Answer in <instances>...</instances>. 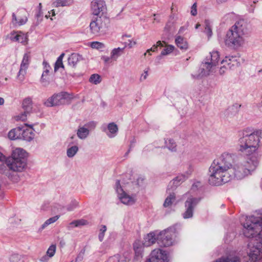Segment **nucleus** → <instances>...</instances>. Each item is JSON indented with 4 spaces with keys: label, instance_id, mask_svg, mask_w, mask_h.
I'll use <instances>...</instances> for the list:
<instances>
[{
    "label": "nucleus",
    "instance_id": "nucleus-29",
    "mask_svg": "<svg viewBox=\"0 0 262 262\" xmlns=\"http://www.w3.org/2000/svg\"><path fill=\"white\" fill-rule=\"evenodd\" d=\"M190 173L191 172H189L187 173V175L181 174L177 176L176 178L173 179V184L176 187L179 185L182 182H184L186 179L188 178L189 175H190Z\"/></svg>",
    "mask_w": 262,
    "mask_h": 262
},
{
    "label": "nucleus",
    "instance_id": "nucleus-33",
    "mask_svg": "<svg viewBox=\"0 0 262 262\" xmlns=\"http://www.w3.org/2000/svg\"><path fill=\"white\" fill-rule=\"evenodd\" d=\"M123 50L124 48H118L114 49L111 53V58L113 60H116L117 58L121 55V53L123 52Z\"/></svg>",
    "mask_w": 262,
    "mask_h": 262
},
{
    "label": "nucleus",
    "instance_id": "nucleus-36",
    "mask_svg": "<svg viewBox=\"0 0 262 262\" xmlns=\"http://www.w3.org/2000/svg\"><path fill=\"white\" fill-rule=\"evenodd\" d=\"M89 224V222L88 221L84 220V219H80L78 220H75L73 222H72L70 225L71 226H73V227H79L81 226H84L86 225Z\"/></svg>",
    "mask_w": 262,
    "mask_h": 262
},
{
    "label": "nucleus",
    "instance_id": "nucleus-18",
    "mask_svg": "<svg viewBox=\"0 0 262 262\" xmlns=\"http://www.w3.org/2000/svg\"><path fill=\"white\" fill-rule=\"evenodd\" d=\"M242 37L247 33V24L243 19L237 21L232 27Z\"/></svg>",
    "mask_w": 262,
    "mask_h": 262
},
{
    "label": "nucleus",
    "instance_id": "nucleus-47",
    "mask_svg": "<svg viewBox=\"0 0 262 262\" xmlns=\"http://www.w3.org/2000/svg\"><path fill=\"white\" fill-rule=\"evenodd\" d=\"M106 231V227L105 225H101V228L100 229V233L98 235L99 239L100 242H102L104 236V233Z\"/></svg>",
    "mask_w": 262,
    "mask_h": 262
},
{
    "label": "nucleus",
    "instance_id": "nucleus-38",
    "mask_svg": "<svg viewBox=\"0 0 262 262\" xmlns=\"http://www.w3.org/2000/svg\"><path fill=\"white\" fill-rule=\"evenodd\" d=\"M89 81L94 84H98L101 82V78L99 75L94 74L90 76Z\"/></svg>",
    "mask_w": 262,
    "mask_h": 262
},
{
    "label": "nucleus",
    "instance_id": "nucleus-25",
    "mask_svg": "<svg viewBox=\"0 0 262 262\" xmlns=\"http://www.w3.org/2000/svg\"><path fill=\"white\" fill-rule=\"evenodd\" d=\"M21 127H18L11 129L8 133V136L10 140L21 139Z\"/></svg>",
    "mask_w": 262,
    "mask_h": 262
},
{
    "label": "nucleus",
    "instance_id": "nucleus-8",
    "mask_svg": "<svg viewBox=\"0 0 262 262\" xmlns=\"http://www.w3.org/2000/svg\"><path fill=\"white\" fill-rule=\"evenodd\" d=\"M246 156L239 158V160L246 168L251 172L257 168L259 164L261 155L259 152L244 153Z\"/></svg>",
    "mask_w": 262,
    "mask_h": 262
},
{
    "label": "nucleus",
    "instance_id": "nucleus-55",
    "mask_svg": "<svg viewBox=\"0 0 262 262\" xmlns=\"http://www.w3.org/2000/svg\"><path fill=\"white\" fill-rule=\"evenodd\" d=\"M101 59L104 61L105 63H111L112 62L111 59H113L111 57H107L103 56L101 57Z\"/></svg>",
    "mask_w": 262,
    "mask_h": 262
},
{
    "label": "nucleus",
    "instance_id": "nucleus-26",
    "mask_svg": "<svg viewBox=\"0 0 262 262\" xmlns=\"http://www.w3.org/2000/svg\"><path fill=\"white\" fill-rule=\"evenodd\" d=\"M81 58V56L78 54L73 53L68 58V64L72 67H75Z\"/></svg>",
    "mask_w": 262,
    "mask_h": 262
},
{
    "label": "nucleus",
    "instance_id": "nucleus-28",
    "mask_svg": "<svg viewBox=\"0 0 262 262\" xmlns=\"http://www.w3.org/2000/svg\"><path fill=\"white\" fill-rule=\"evenodd\" d=\"M89 134V130L87 128H86L84 125L83 126H79L77 132V135L78 137L82 140L86 139Z\"/></svg>",
    "mask_w": 262,
    "mask_h": 262
},
{
    "label": "nucleus",
    "instance_id": "nucleus-58",
    "mask_svg": "<svg viewBox=\"0 0 262 262\" xmlns=\"http://www.w3.org/2000/svg\"><path fill=\"white\" fill-rule=\"evenodd\" d=\"M228 68L226 64H224L223 67H221L219 73L221 75H223L225 72V70Z\"/></svg>",
    "mask_w": 262,
    "mask_h": 262
},
{
    "label": "nucleus",
    "instance_id": "nucleus-53",
    "mask_svg": "<svg viewBox=\"0 0 262 262\" xmlns=\"http://www.w3.org/2000/svg\"><path fill=\"white\" fill-rule=\"evenodd\" d=\"M143 243H142L140 241H136L133 245L134 249H138V248H143Z\"/></svg>",
    "mask_w": 262,
    "mask_h": 262
},
{
    "label": "nucleus",
    "instance_id": "nucleus-37",
    "mask_svg": "<svg viewBox=\"0 0 262 262\" xmlns=\"http://www.w3.org/2000/svg\"><path fill=\"white\" fill-rule=\"evenodd\" d=\"M165 144L166 145L167 148L171 150V151H176L177 150L176 148V143L174 141L173 139H169L168 141H165Z\"/></svg>",
    "mask_w": 262,
    "mask_h": 262
},
{
    "label": "nucleus",
    "instance_id": "nucleus-39",
    "mask_svg": "<svg viewBox=\"0 0 262 262\" xmlns=\"http://www.w3.org/2000/svg\"><path fill=\"white\" fill-rule=\"evenodd\" d=\"M26 73V70H24L20 68L19 69V72L17 75V79L20 83H22L25 80Z\"/></svg>",
    "mask_w": 262,
    "mask_h": 262
},
{
    "label": "nucleus",
    "instance_id": "nucleus-63",
    "mask_svg": "<svg viewBox=\"0 0 262 262\" xmlns=\"http://www.w3.org/2000/svg\"><path fill=\"white\" fill-rule=\"evenodd\" d=\"M12 23L14 24H18V21L17 20V17L15 13L12 14Z\"/></svg>",
    "mask_w": 262,
    "mask_h": 262
},
{
    "label": "nucleus",
    "instance_id": "nucleus-59",
    "mask_svg": "<svg viewBox=\"0 0 262 262\" xmlns=\"http://www.w3.org/2000/svg\"><path fill=\"white\" fill-rule=\"evenodd\" d=\"M171 25H172V24L171 23H170V22L167 23L166 24L165 27L164 28L165 31L169 32L170 31Z\"/></svg>",
    "mask_w": 262,
    "mask_h": 262
},
{
    "label": "nucleus",
    "instance_id": "nucleus-24",
    "mask_svg": "<svg viewBox=\"0 0 262 262\" xmlns=\"http://www.w3.org/2000/svg\"><path fill=\"white\" fill-rule=\"evenodd\" d=\"M107 130L108 131V133H106L107 136L112 138L116 136L118 132V127L115 123L111 122L107 125Z\"/></svg>",
    "mask_w": 262,
    "mask_h": 262
},
{
    "label": "nucleus",
    "instance_id": "nucleus-49",
    "mask_svg": "<svg viewBox=\"0 0 262 262\" xmlns=\"http://www.w3.org/2000/svg\"><path fill=\"white\" fill-rule=\"evenodd\" d=\"M163 45L161 41H158L157 42L156 45H154L150 49H148L146 51L147 53H149L150 51L152 52H156L158 50V47H163Z\"/></svg>",
    "mask_w": 262,
    "mask_h": 262
},
{
    "label": "nucleus",
    "instance_id": "nucleus-2",
    "mask_svg": "<svg viewBox=\"0 0 262 262\" xmlns=\"http://www.w3.org/2000/svg\"><path fill=\"white\" fill-rule=\"evenodd\" d=\"M262 131L247 128L238 132L239 150L243 153H255L258 151L261 138Z\"/></svg>",
    "mask_w": 262,
    "mask_h": 262
},
{
    "label": "nucleus",
    "instance_id": "nucleus-15",
    "mask_svg": "<svg viewBox=\"0 0 262 262\" xmlns=\"http://www.w3.org/2000/svg\"><path fill=\"white\" fill-rule=\"evenodd\" d=\"M233 170L234 176L237 179H242L250 174L249 170L241 163V161L239 159L237 162L234 165Z\"/></svg>",
    "mask_w": 262,
    "mask_h": 262
},
{
    "label": "nucleus",
    "instance_id": "nucleus-52",
    "mask_svg": "<svg viewBox=\"0 0 262 262\" xmlns=\"http://www.w3.org/2000/svg\"><path fill=\"white\" fill-rule=\"evenodd\" d=\"M59 68H64V66L63 64L62 61H59L57 60L54 65L55 72H56L59 69Z\"/></svg>",
    "mask_w": 262,
    "mask_h": 262
},
{
    "label": "nucleus",
    "instance_id": "nucleus-14",
    "mask_svg": "<svg viewBox=\"0 0 262 262\" xmlns=\"http://www.w3.org/2000/svg\"><path fill=\"white\" fill-rule=\"evenodd\" d=\"M92 10L93 16H104L106 10L105 2L103 0H94L92 2Z\"/></svg>",
    "mask_w": 262,
    "mask_h": 262
},
{
    "label": "nucleus",
    "instance_id": "nucleus-17",
    "mask_svg": "<svg viewBox=\"0 0 262 262\" xmlns=\"http://www.w3.org/2000/svg\"><path fill=\"white\" fill-rule=\"evenodd\" d=\"M23 107L24 112L18 116L20 120L24 121L26 119L27 115L29 114L32 110V100L30 97L25 98L23 102Z\"/></svg>",
    "mask_w": 262,
    "mask_h": 262
},
{
    "label": "nucleus",
    "instance_id": "nucleus-44",
    "mask_svg": "<svg viewBox=\"0 0 262 262\" xmlns=\"http://www.w3.org/2000/svg\"><path fill=\"white\" fill-rule=\"evenodd\" d=\"M56 247L55 245H52L49 247L47 251V254L49 257H52L55 254Z\"/></svg>",
    "mask_w": 262,
    "mask_h": 262
},
{
    "label": "nucleus",
    "instance_id": "nucleus-11",
    "mask_svg": "<svg viewBox=\"0 0 262 262\" xmlns=\"http://www.w3.org/2000/svg\"><path fill=\"white\" fill-rule=\"evenodd\" d=\"M200 199L190 196L185 202V211L182 214L185 219L191 218L193 215L194 209L198 204Z\"/></svg>",
    "mask_w": 262,
    "mask_h": 262
},
{
    "label": "nucleus",
    "instance_id": "nucleus-54",
    "mask_svg": "<svg viewBox=\"0 0 262 262\" xmlns=\"http://www.w3.org/2000/svg\"><path fill=\"white\" fill-rule=\"evenodd\" d=\"M196 3H194L192 7H191V14L192 15V16H195L196 14H197V9H196Z\"/></svg>",
    "mask_w": 262,
    "mask_h": 262
},
{
    "label": "nucleus",
    "instance_id": "nucleus-60",
    "mask_svg": "<svg viewBox=\"0 0 262 262\" xmlns=\"http://www.w3.org/2000/svg\"><path fill=\"white\" fill-rule=\"evenodd\" d=\"M201 186V183L200 182H196L193 184L192 186V189L193 190H195L198 187H200Z\"/></svg>",
    "mask_w": 262,
    "mask_h": 262
},
{
    "label": "nucleus",
    "instance_id": "nucleus-19",
    "mask_svg": "<svg viewBox=\"0 0 262 262\" xmlns=\"http://www.w3.org/2000/svg\"><path fill=\"white\" fill-rule=\"evenodd\" d=\"M30 128L24 129L21 127V139L27 141L32 140L34 137V134L33 132L32 125H29Z\"/></svg>",
    "mask_w": 262,
    "mask_h": 262
},
{
    "label": "nucleus",
    "instance_id": "nucleus-6",
    "mask_svg": "<svg viewBox=\"0 0 262 262\" xmlns=\"http://www.w3.org/2000/svg\"><path fill=\"white\" fill-rule=\"evenodd\" d=\"M109 20L105 16H93L90 24L91 33L95 36L104 34L107 28Z\"/></svg>",
    "mask_w": 262,
    "mask_h": 262
},
{
    "label": "nucleus",
    "instance_id": "nucleus-43",
    "mask_svg": "<svg viewBox=\"0 0 262 262\" xmlns=\"http://www.w3.org/2000/svg\"><path fill=\"white\" fill-rule=\"evenodd\" d=\"M78 202L76 200H73L67 206V210L69 211H71L75 209L78 206Z\"/></svg>",
    "mask_w": 262,
    "mask_h": 262
},
{
    "label": "nucleus",
    "instance_id": "nucleus-31",
    "mask_svg": "<svg viewBox=\"0 0 262 262\" xmlns=\"http://www.w3.org/2000/svg\"><path fill=\"white\" fill-rule=\"evenodd\" d=\"M174 49V47L172 45H169L166 47L161 53V54L157 57L156 59L160 60L163 56H165L171 53Z\"/></svg>",
    "mask_w": 262,
    "mask_h": 262
},
{
    "label": "nucleus",
    "instance_id": "nucleus-5",
    "mask_svg": "<svg viewBox=\"0 0 262 262\" xmlns=\"http://www.w3.org/2000/svg\"><path fill=\"white\" fill-rule=\"evenodd\" d=\"M220 58L217 51L210 52L204 59L201 64V73L198 75L191 74L193 78L199 79L204 76H207L212 71L213 69L218 64Z\"/></svg>",
    "mask_w": 262,
    "mask_h": 262
},
{
    "label": "nucleus",
    "instance_id": "nucleus-50",
    "mask_svg": "<svg viewBox=\"0 0 262 262\" xmlns=\"http://www.w3.org/2000/svg\"><path fill=\"white\" fill-rule=\"evenodd\" d=\"M96 126V122L95 121H90L84 125V126L89 130L94 129Z\"/></svg>",
    "mask_w": 262,
    "mask_h": 262
},
{
    "label": "nucleus",
    "instance_id": "nucleus-20",
    "mask_svg": "<svg viewBox=\"0 0 262 262\" xmlns=\"http://www.w3.org/2000/svg\"><path fill=\"white\" fill-rule=\"evenodd\" d=\"M5 161V162L0 161V173L11 178L12 176L11 171H13V170L10 168V166L8 165V159H6Z\"/></svg>",
    "mask_w": 262,
    "mask_h": 262
},
{
    "label": "nucleus",
    "instance_id": "nucleus-41",
    "mask_svg": "<svg viewBox=\"0 0 262 262\" xmlns=\"http://www.w3.org/2000/svg\"><path fill=\"white\" fill-rule=\"evenodd\" d=\"M215 262H240L238 257H233L232 258L227 257L220 258L216 260Z\"/></svg>",
    "mask_w": 262,
    "mask_h": 262
},
{
    "label": "nucleus",
    "instance_id": "nucleus-48",
    "mask_svg": "<svg viewBox=\"0 0 262 262\" xmlns=\"http://www.w3.org/2000/svg\"><path fill=\"white\" fill-rule=\"evenodd\" d=\"M91 47L93 49H100L105 47L104 45L100 42L93 41L91 43Z\"/></svg>",
    "mask_w": 262,
    "mask_h": 262
},
{
    "label": "nucleus",
    "instance_id": "nucleus-10",
    "mask_svg": "<svg viewBox=\"0 0 262 262\" xmlns=\"http://www.w3.org/2000/svg\"><path fill=\"white\" fill-rule=\"evenodd\" d=\"M244 42V38L236 30L231 27L227 32L225 42L228 47L237 48Z\"/></svg>",
    "mask_w": 262,
    "mask_h": 262
},
{
    "label": "nucleus",
    "instance_id": "nucleus-42",
    "mask_svg": "<svg viewBox=\"0 0 262 262\" xmlns=\"http://www.w3.org/2000/svg\"><path fill=\"white\" fill-rule=\"evenodd\" d=\"M205 28L204 30V32L207 35L208 38H209L212 36V34L211 27L210 25V23L208 20H206L205 21Z\"/></svg>",
    "mask_w": 262,
    "mask_h": 262
},
{
    "label": "nucleus",
    "instance_id": "nucleus-22",
    "mask_svg": "<svg viewBox=\"0 0 262 262\" xmlns=\"http://www.w3.org/2000/svg\"><path fill=\"white\" fill-rule=\"evenodd\" d=\"M221 63L222 64L226 63L227 66L230 69L234 66L237 67L239 64V62L237 61L236 57L233 56H226Z\"/></svg>",
    "mask_w": 262,
    "mask_h": 262
},
{
    "label": "nucleus",
    "instance_id": "nucleus-62",
    "mask_svg": "<svg viewBox=\"0 0 262 262\" xmlns=\"http://www.w3.org/2000/svg\"><path fill=\"white\" fill-rule=\"evenodd\" d=\"M49 257L47 254V255H44V256H42L40 258V260L42 262H47L49 260Z\"/></svg>",
    "mask_w": 262,
    "mask_h": 262
},
{
    "label": "nucleus",
    "instance_id": "nucleus-56",
    "mask_svg": "<svg viewBox=\"0 0 262 262\" xmlns=\"http://www.w3.org/2000/svg\"><path fill=\"white\" fill-rule=\"evenodd\" d=\"M234 110V106H232L231 107H229L225 112V115L227 116V117H229V113L231 112L232 111Z\"/></svg>",
    "mask_w": 262,
    "mask_h": 262
},
{
    "label": "nucleus",
    "instance_id": "nucleus-35",
    "mask_svg": "<svg viewBox=\"0 0 262 262\" xmlns=\"http://www.w3.org/2000/svg\"><path fill=\"white\" fill-rule=\"evenodd\" d=\"M58 215H56L55 216H53L52 217H51L49 219H48L46 222L41 225V227L39 229V230H42L43 229H45L46 227H47L50 224L53 223L55 222L58 219H59Z\"/></svg>",
    "mask_w": 262,
    "mask_h": 262
},
{
    "label": "nucleus",
    "instance_id": "nucleus-46",
    "mask_svg": "<svg viewBox=\"0 0 262 262\" xmlns=\"http://www.w3.org/2000/svg\"><path fill=\"white\" fill-rule=\"evenodd\" d=\"M135 251V259L139 260L142 257L143 248L134 249Z\"/></svg>",
    "mask_w": 262,
    "mask_h": 262
},
{
    "label": "nucleus",
    "instance_id": "nucleus-32",
    "mask_svg": "<svg viewBox=\"0 0 262 262\" xmlns=\"http://www.w3.org/2000/svg\"><path fill=\"white\" fill-rule=\"evenodd\" d=\"M175 200V194L174 193H170L169 194V195L166 198L163 204V206L164 207H168L170 206Z\"/></svg>",
    "mask_w": 262,
    "mask_h": 262
},
{
    "label": "nucleus",
    "instance_id": "nucleus-3",
    "mask_svg": "<svg viewBox=\"0 0 262 262\" xmlns=\"http://www.w3.org/2000/svg\"><path fill=\"white\" fill-rule=\"evenodd\" d=\"M226 166L222 161L217 158L212 163L210 168L209 183L210 185L219 186L227 183L231 179V176L227 172Z\"/></svg>",
    "mask_w": 262,
    "mask_h": 262
},
{
    "label": "nucleus",
    "instance_id": "nucleus-21",
    "mask_svg": "<svg viewBox=\"0 0 262 262\" xmlns=\"http://www.w3.org/2000/svg\"><path fill=\"white\" fill-rule=\"evenodd\" d=\"M158 233L157 231L151 232L147 234L144 238L143 245L145 247H148L157 242V236Z\"/></svg>",
    "mask_w": 262,
    "mask_h": 262
},
{
    "label": "nucleus",
    "instance_id": "nucleus-9",
    "mask_svg": "<svg viewBox=\"0 0 262 262\" xmlns=\"http://www.w3.org/2000/svg\"><path fill=\"white\" fill-rule=\"evenodd\" d=\"M71 95L66 92H61L54 94L45 102L44 104L47 107L59 106L66 104L71 99Z\"/></svg>",
    "mask_w": 262,
    "mask_h": 262
},
{
    "label": "nucleus",
    "instance_id": "nucleus-16",
    "mask_svg": "<svg viewBox=\"0 0 262 262\" xmlns=\"http://www.w3.org/2000/svg\"><path fill=\"white\" fill-rule=\"evenodd\" d=\"M236 155L228 152H224L219 157V159L223 162L226 166V169L228 170L232 166Z\"/></svg>",
    "mask_w": 262,
    "mask_h": 262
},
{
    "label": "nucleus",
    "instance_id": "nucleus-12",
    "mask_svg": "<svg viewBox=\"0 0 262 262\" xmlns=\"http://www.w3.org/2000/svg\"><path fill=\"white\" fill-rule=\"evenodd\" d=\"M115 188L118 196L121 202L125 205H132L134 204L136 201L135 198L127 194L122 188L120 181L117 180L115 184Z\"/></svg>",
    "mask_w": 262,
    "mask_h": 262
},
{
    "label": "nucleus",
    "instance_id": "nucleus-51",
    "mask_svg": "<svg viewBox=\"0 0 262 262\" xmlns=\"http://www.w3.org/2000/svg\"><path fill=\"white\" fill-rule=\"evenodd\" d=\"M40 82L41 83L42 86L47 87L50 84V81L46 77H41Z\"/></svg>",
    "mask_w": 262,
    "mask_h": 262
},
{
    "label": "nucleus",
    "instance_id": "nucleus-13",
    "mask_svg": "<svg viewBox=\"0 0 262 262\" xmlns=\"http://www.w3.org/2000/svg\"><path fill=\"white\" fill-rule=\"evenodd\" d=\"M146 262H168V257L165 251L156 249L151 251Z\"/></svg>",
    "mask_w": 262,
    "mask_h": 262
},
{
    "label": "nucleus",
    "instance_id": "nucleus-64",
    "mask_svg": "<svg viewBox=\"0 0 262 262\" xmlns=\"http://www.w3.org/2000/svg\"><path fill=\"white\" fill-rule=\"evenodd\" d=\"M18 255H12L11 257H10V261L11 262H14L15 260L18 259Z\"/></svg>",
    "mask_w": 262,
    "mask_h": 262
},
{
    "label": "nucleus",
    "instance_id": "nucleus-23",
    "mask_svg": "<svg viewBox=\"0 0 262 262\" xmlns=\"http://www.w3.org/2000/svg\"><path fill=\"white\" fill-rule=\"evenodd\" d=\"M10 38L12 41H17L24 44L27 42V40L26 35L20 32L17 34L15 32L11 33Z\"/></svg>",
    "mask_w": 262,
    "mask_h": 262
},
{
    "label": "nucleus",
    "instance_id": "nucleus-1",
    "mask_svg": "<svg viewBox=\"0 0 262 262\" xmlns=\"http://www.w3.org/2000/svg\"><path fill=\"white\" fill-rule=\"evenodd\" d=\"M243 227L246 237L256 238L248 253L249 262H259L262 258V214L247 217Z\"/></svg>",
    "mask_w": 262,
    "mask_h": 262
},
{
    "label": "nucleus",
    "instance_id": "nucleus-57",
    "mask_svg": "<svg viewBox=\"0 0 262 262\" xmlns=\"http://www.w3.org/2000/svg\"><path fill=\"white\" fill-rule=\"evenodd\" d=\"M27 20H28V19H27V17H25L24 18H21V19H20L19 20L18 23V25H19V26L24 25L26 23Z\"/></svg>",
    "mask_w": 262,
    "mask_h": 262
},
{
    "label": "nucleus",
    "instance_id": "nucleus-30",
    "mask_svg": "<svg viewBox=\"0 0 262 262\" xmlns=\"http://www.w3.org/2000/svg\"><path fill=\"white\" fill-rule=\"evenodd\" d=\"M30 60V56L29 54L28 53H25L20 64V68L27 70L29 67Z\"/></svg>",
    "mask_w": 262,
    "mask_h": 262
},
{
    "label": "nucleus",
    "instance_id": "nucleus-61",
    "mask_svg": "<svg viewBox=\"0 0 262 262\" xmlns=\"http://www.w3.org/2000/svg\"><path fill=\"white\" fill-rule=\"evenodd\" d=\"M148 75L147 71H144V74H142L140 77V81L144 80L146 79Z\"/></svg>",
    "mask_w": 262,
    "mask_h": 262
},
{
    "label": "nucleus",
    "instance_id": "nucleus-4",
    "mask_svg": "<svg viewBox=\"0 0 262 262\" xmlns=\"http://www.w3.org/2000/svg\"><path fill=\"white\" fill-rule=\"evenodd\" d=\"M27 153L21 148L13 150L11 157L8 158V165L13 171H22L27 166Z\"/></svg>",
    "mask_w": 262,
    "mask_h": 262
},
{
    "label": "nucleus",
    "instance_id": "nucleus-40",
    "mask_svg": "<svg viewBox=\"0 0 262 262\" xmlns=\"http://www.w3.org/2000/svg\"><path fill=\"white\" fill-rule=\"evenodd\" d=\"M42 64L43 66V71L42 74L41 75L42 77H47L50 72V70L51 69V67L49 65V64L46 61H43Z\"/></svg>",
    "mask_w": 262,
    "mask_h": 262
},
{
    "label": "nucleus",
    "instance_id": "nucleus-27",
    "mask_svg": "<svg viewBox=\"0 0 262 262\" xmlns=\"http://www.w3.org/2000/svg\"><path fill=\"white\" fill-rule=\"evenodd\" d=\"M175 42L177 47L182 50H186L188 49V43L187 41L181 36L176 37Z\"/></svg>",
    "mask_w": 262,
    "mask_h": 262
},
{
    "label": "nucleus",
    "instance_id": "nucleus-45",
    "mask_svg": "<svg viewBox=\"0 0 262 262\" xmlns=\"http://www.w3.org/2000/svg\"><path fill=\"white\" fill-rule=\"evenodd\" d=\"M53 5L55 7H64L68 5V2L67 0H57L53 3Z\"/></svg>",
    "mask_w": 262,
    "mask_h": 262
},
{
    "label": "nucleus",
    "instance_id": "nucleus-7",
    "mask_svg": "<svg viewBox=\"0 0 262 262\" xmlns=\"http://www.w3.org/2000/svg\"><path fill=\"white\" fill-rule=\"evenodd\" d=\"M176 228L175 226L170 227L158 233L157 236V243L161 247H169L174 243Z\"/></svg>",
    "mask_w": 262,
    "mask_h": 262
},
{
    "label": "nucleus",
    "instance_id": "nucleus-34",
    "mask_svg": "<svg viewBox=\"0 0 262 262\" xmlns=\"http://www.w3.org/2000/svg\"><path fill=\"white\" fill-rule=\"evenodd\" d=\"M78 147L77 146H73L69 148L67 150V155L69 158H73L78 152Z\"/></svg>",
    "mask_w": 262,
    "mask_h": 262
}]
</instances>
